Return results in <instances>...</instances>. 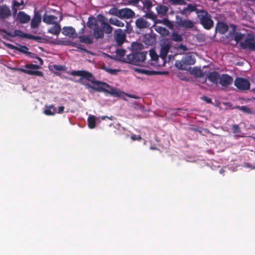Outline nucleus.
Here are the masks:
<instances>
[{
	"mask_svg": "<svg viewBox=\"0 0 255 255\" xmlns=\"http://www.w3.org/2000/svg\"><path fill=\"white\" fill-rule=\"evenodd\" d=\"M57 17L52 15H47L44 14L43 17V21L48 24H52L56 23L55 22Z\"/></svg>",
	"mask_w": 255,
	"mask_h": 255,
	"instance_id": "26",
	"label": "nucleus"
},
{
	"mask_svg": "<svg viewBox=\"0 0 255 255\" xmlns=\"http://www.w3.org/2000/svg\"><path fill=\"white\" fill-rule=\"evenodd\" d=\"M5 45L8 47V48L18 51L20 52L24 53V54H29V52H28V48L25 45H19V47L15 46L10 43H4Z\"/></svg>",
	"mask_w": 255,
	"mask_h": 255,
	"instance_id": "19",
	"label": "nucleus"
},
{
	"mask_svg": "<svg viewBox=\"0 0 255 255\" xmlns=\"http://www.w3.org/2000/svg\"><path fill=\"white\" fill-rule=\"evenodd\" d=\"M145 17L152 20H154L156 18V15L152 11L146 13L145 14Z\"/></svg>",
	"mask_w": 255,
	"mask_h": 255,
	"instance_id": "51",
	"label": "nucleus"
},
{
	"mask_svg": "<svg viewBox=\"0 0 255 255\" xmlns=\"http://www.w3.org/2000/svg\"><path fill=\"white\" fill-rule=\"evenodd\" d=\"M156 9L158 14L164 15L168 11V7L164 5H159L156 6Z\"/></svg>",
	"mask_w": 255,
	"mask_h": 255,
	"instance_id": "31",
	"label": "nucleus"
},
{
	"mask_svg": "<svg viewBox=\"0 0 255 255\" xmlns=\"http://www.w3.org/2000/svg\"><path fill=\"white\" fill-rule=\"evenodd\" d=\"M88 125L90 128H93L96 126V117L94 116L90 115L88 118Z\"/></svg>",
	"mask_w": 255,
	"mask_h": 255,
	"instance_id": "36",
	"label": "nucleus"
},
{
	"mask_svg": "<svg viewBox=\"0 0 255 255\" xmlns=\"http://www.w3.org/2000/svg\"><path fill=\"white\" fill-rule=\"evenodd\" d=\"M187 9L188 10V11L189 13L191 12H195L196 14H197V16L199 15V14L201 12V9H198L197 8V4H192L191 3H189L187 6Z\"/></svg>",
	"mask_w": 255,
	"mask_h": 255,
	"instance_id": "33",
	"label": "nucleus"
},
{
	"mask_svg": "<svg viewBox=\"0 0 255 255\" xmlns=\"http://www.w3.org/2000/svg\"><path fill=\"white\" fill-rule=\"evenodd\" d=\"M12 10H13V13H16L17 11V9L18 8L15 7V6H13L12 5Z\"/></svg>",
	"mask_w": 255,
	"mask_h": 255,
	"instance_id": "63",
	"label": "nucleus"
},
{
	"mask_svg": "<svg viewBox=\"0 0 255 255\" xmlns=\"http://www.w3.org/2000/svg\"><path fill=\"white\" fill-rule=\"evenodd\" d=\"M147 53L146 52H133L127 55L125 61L126 63L137 65L140 62H143L146 59Z\"/></svg>",
	"mask_w": 255,
	"mask_h": 255,
	"instance_id": "2",
	"label": "nucleus"
},
{
	"mask_svg": "<svg viewBox=\"0 0 255 255\" xmlns=\"http://www.w3.org/2000/svg\"><path fill=\"white\" fill-rule=\"evenodd\" d=\"M78 38L80 42L87 44H91L93 42V38L92 36L80 35Z\"/></svg>",
	"mask_w": 255,
	"mask_h": 255,
	"instance_id": "28",
	"label": "nucleus"
},
{
	"mask_svg": "<svg viewBox=\"0 0 255 255\" xmlns=\"http://www.w3.org/2000/svg\"><path fill=\"white\" fill-rule=\"evenodd\" d=\"M133 52H138L143 49V46L142 44L139 42H133L131 44Z\"/></svg>",
	"mask_w": 255,
	"mask_h": 255,
	"instance_id": "38",
	"label": "nucleus"
},
{
	"mask_svg": "<svg viewBox=\"0 0 255 255\" xmlns=\"http://www.w3.org/2000/svg\"><path fill=\"white\" fill-rule=\"evenodd\" d=\"M26 69L22 68H15L14 69L17 71L22 72L25 74L37 76H43V73L40 71H35L34 69H38L39 66L35 64H26L24 66Z\"/></svg>",
	"mask_w": 255,
	"mask_h": 255,
	"instance_id": "6",
	"label": "nucleus"
},
{
	"mask_svg": "<svg viewBox=\"0 0 255 255\" xmlns=\"http://www.w3.org/2000/svg\"><path fill=\"white\" fill-rule=\"evenodd\" d=\"M201 99L203 100L204 101L206 102L208 104H212V100L211 99L208 98L207 96H204L201 97Z\"/></svg>",
	"mask_w": 255,
	"mask_h": 255,
	"instance_id": "53",
	"label": "nucleus"
},
{
	"mask_svg": "<svg viewBox=\"0 0 255 255\" xmlns=\"http://www.w3.org/2000/svg\"><path fill=\"white\" fill-rule=\"evenodd\" d=\"M234 84L240 90H247L250 88V82L243 78H237L234 81Z\"/></svg>",
	"mask_w": 255,
	"mask_h": 255,
	"instance_id": "8",
	"label": "nucleus"
},
{
	"mask_svg": "<svg viewBox=\"0 0 255 255\" xmlns=\"http://www.w3.org/2000/svg\"><path fill=\"white\" fill-rule=\"evenodd\" d=\"M38 60H39V61L40 62V64L42 65L43 64V63L42 59L41 58H39V57H38Z\"/></svg>",
	"mask_w": 255,
	"mask_h": 255,
	"instance_id": "64",
	"label": "nucleus"
},
{
	"mask_svg": "<svg viewBox=\"0 0 255 255\" xmlns=\"http://www.w3.org/2000/svg\"><path fill=\"white\" fill-rule=\"evenodd\" d=\"M220 75L216 71L210 72L207 76L208 79L214 84H217L219 81Z\"/></svg>",
	"mask_w": 255,
	"mask_h": 255,
	"instance_id": "22",
	"label": "nucleus"
},
{
	"mask_svg": "<svg viewBox=\"0 0 255 255\" xmlns=\"http://www.w3.org/2000/svg\"><path fill=\"white\" fill-rule=\"evenodd\" d=\"M191 74L197 78H202L205 75L201 69L197 67L192 68L191 71Z\"/></svg>",
	"mask_w": 255,
	"mask_h": 255,
	"instance_id": "27",
	"label": "nucleus"
},
{
	"mask_svg": "<svg viewBox=\"0 0 255 255\" xmlns=\"http://www.w3.org/2000/svg\"><path fill=\"white\" fill-rule=\"evenodd\" d=\"M200 24L207 29H211L214 26V21L211 18V15L206 10L201 9V12L198 15Z\"/></svg>",
	"mask_w": 255,
	"mask_h": 255,
	"instance_id": "4",
	"label": "nucleus"
},
{
	"mask_svg": "<svg viewBox=\"0 0 255 255\" xmlns=\"http://www.w3.org/2000/svg\"><path fill=\"white\" fill-rule=\"evenodd\" d=\"M149 55L151 57V59L153 61H156L158 59L159 55H158L155 50L153 49L150 50Z\"/></svg>",
	"mask_w": 255,
	"mask_h": 255,
	"instance_id": "42",
	"label": "nucleus"
},
{
	"mask_svg": "<svg viewBox=\"0 0 255 255\" xmlns=\"http://www.w3.org/2000/svg\"><path fill=\"white\" fill-rule=\"evenodd\" d=\"M16 19L20 23H27L30 20V16L24 11H20L17 14Z\"/></svg>",
	"mask_w": 255,
	"mask_h": 255,
	"instance_id": "18",
	"label": "nucleus"
},
{
	"mask_svg": "<svg viewBox=\"0 0 255 255\" xmlns=\"http://www.w3.org/2000/svg\"><path fill=\"white\" fill-rule=\"evenodd\" d=\"M135 71L140 74H144L147 75H157L160 73L159 72L155 71L154 70H148L143 69H136Z\"/></svg>",
	"mask_w": 255,
	"mask_h": 255,
	"instance_id": "32",
	"label": "nucleus"
},
{
	"mask_svg": "<svg viewBox=\"0 0 255 255\" xmlns=\"http://www.w3.org/2000/svg\"><path fill=\"white\" fill-rule=\"evenodd\" d=\"M171 37L172 40L175 42H181L183 40L182 35L176 32H173L171 33Z\"/></svg>",
	"mask_w": 255,
	"mask_h": 255,
	"instance_id": "40",
	"label": "nucleus"
},
{
	"mask_svg": "<svg viewBox=\"0 0 255 255\" xmlns=\"http://www.w3.org/2000/svg\"><path fill=\"white\" fill-rule=\"evenodd\" d=\"M120 9H118L116 7H113L111 8L109 11V13L112 15L117 16L118 17H119L120 16Z\"/></svg>",
	"mask_w": 255,
	"mask_h": 255,
	"instance_id": "44",
	"label": "nucleus"
},
{
	"mask_svg": "<svg viewBox=\"0 0 255 255\" xmlns=\"http://www.w3.org/2000/svg\"><path fill=\"white\" fill-rule=\"evenodd\" d=\"M154 29L157 32L162 36H167L170 34V32L168 29L161 26L155 25Z\"/></svg>",
	"mask_w": 255,
	"mask_h": 255,
	"instance_id": "29",
	"label": "nucleus"
},
{
	"mask_svg": "<svg viewBox=\"0 0 255 255\" xmlns=\"http://www.w3.org/2000/svg\"><path fill=\"white\" fill-rule=\"evenodd\" d=\"M233 82V78L227 74H223L220 76L219 84L223 87H227Z\"/></svg>",
	"mask_w": 255,
	"mask_h": 255,
	"instance_id": "12",
	"label": "nucleus"
},
{
	"mask_svg": "<svg viewBox=\"0 0 255 255\" xmlns=\"http://www.w3.org/2000/svg\"><path fill=\"white\" fill-rule=\"evenodd\" d=\"M128 97H130V98H133V99H138V96H136V95H130V94H128Z\"/></svg>",
	"mask_w": 255,
	"mask_h": 255,
	"instance_id": "60",
	"label": "nucleus"
},
{
	"mask_svg": "<svg viewBox=\"0 0 255 255\" xmlns=\"http://www.w3.org/2000/svg\"><path fill=\"white\" fill-rule=\"evenodd\" d=\"M180 13L182 15H187L189 13L187 7L184 8L181 11Z\"/></svg>",
	"mask_w": 255,
	"mask_h": 255,
	"instance_id": "56",
	"label": "nucleus"
},
{
	"mask_svg": "<svg viewBox=\"0 0 255 255\" xmlns=\"http://www.w3.org/2000/svg\"><path fill=\"white\" fill-rule=\"evenodd\" d=\"M126 23H127V24H126V31L127 33H130L132 30V26L128 22H127V21H126Z\"/></svg>",
	"mask_w": 255,
	"mask_h": 255,
	"instance_id": "52",
	"label": "nucleus"
},
{
	"mask_svg": "<svg viewBox=\"0 0 255 255\" xmlns=\"http://www.w3.org/2000/svg\"><path fill=\"white\" fill-rule=\"evenodd\" d=\"M93 29V36L96 39H102L104 37V33H106V30L103 27H101L99 24L94 27Z\"/></svg>",
	"mask_w": 255,
	"mask_h": 255,
	"instance_id": "14",
	"label": "nucleus"
},
{
	"mask_svg": "<svg viewBox=\"0 0 255 255\" xmlns=\"http://www.w3.org/2000/svg\"><path fill=\"white\" fill-rule=\"evenodd\" d=\"M109 22L111 24L116 25L118 27H123L125 25L124 22L117 18H111L109 19Z\"/></svg>",
	"mask_w": 255,
	"mask_h": 255,
	"instance_id": "37",
	"label": "nucleus"
},
{
	"mask_svg": "<svg viewBox=\"0 0 255 255\" xmlns=\"http://www.w3.org/2000/svg\"><path fill=\"white\" fill-rule=\"evenodd\" d=\"M56 113L55 108L51 105L48 107V108L44 111V114L48 116H53Z\"/></svg>",
	"mask_w": 255,
	"mask_h": 255,
	"instance_id": "39",
	"label": "nucleus"
},
{
	"mask_svg": "<svg viewBox=\"0 0 255 255\" xmlns=\"http://www.w3.org/2000/svg\"><path fill=\"white\" fill-rule=\"evenodd\" d=\"M130 138L132 140H140L141 139V136L140 135H135V134H132L131 137H130Z\"/></svg>",
	"mask_w": 255,
	"mask_h": 255,
	"instance_id": "54",
	"label": "nucleus"
},
{
	"mask_svg": "<svg viewBox=\"0 0 255 255\" xmlns=\"http://www.w3.org/2000/svg\"><path fill=\"white\" fill-rule=\"evenodd\" d=\"M245 36L244 34H242L241 32H236L235 35L234 40L237 42H239L240 41L242 40Z\"/></svg>",
	"mask_w": 255,
	"mask_h": 255,
	"instance_id": "46",
	"label": "nucleus"
},
{
	"mask_svg": "<svg viewBox=\"0 0 255 255\" xmlns=\"http://www.w3.org/2000/svg\"><path fill=\"white\" fill-rule=\"evenodd\" d=\"M62 33L70 38H76L77 34L75 29L72 27H64L62 30Z\"/></svg>",
	"mask_w": 255,
	"mask_h": 255,
	"instance_id": "20",
	"label": "nucleus"
},
{
	"mask_svg": "<svg viewBox=\"0 0 255 255\" xmlns=\"http://www.w3.org/2000/svg\"><path fill=\"white\" fill-rule=\"evenodd\" d=\"M232 131L233 133L241 132V129L238 125H233L232 126Z\"/></svg>",
	"mask_w": 255,
	"mask_h": 255,
	"instance_id": "48",
	"label": "nucleus"
},
{
	"mask_svg": "<svg viewBox=\"0 0 255 255\" xmlns=\"http://www.w3.org/2000/svg\"><path fill=\"white\" fill-rule=\"evenodd\" d=\"M157 23H162L163 24L167 26L170 29H172L173 27V24L167 18H164L162 20H158L156 22Z\"/></svg>",
	"mask_w": 255,
	"mask_h": 255,
	"instance_id": "41",
	"label": "nucleus"
},
{
	"mask_svg": "<svg viewBox=\"0 0 255 255\" xmlns=\"http://www.w3.org/2000/svg\"><path fill=\"white\" fill-rule=\"evenodd\" d=\"M61 30V27L59 24L55 23L54 24V26L50 27L48 31L49 33L53 35H58L59 34Z\"/></svg>",
	"mask_w": 255,
	"mask_h": 255,
	"instance_id": "30",
	"label": "nucleus"
},
{
	"mask_svg": "<svg viewBox=\"0 0 255 255\" xmlns=\"http://www.w3.org/2000/svg\"><path fill=\"white\" fill-rule=\"evenodd\" d=\"M241 47L244 49L255 50V37L252 34H248L245 40L240 43Z\"/></svg>",
	"mask_w": 255,
	"mask_h": 255,
	"instance_id": "7",
	"label": "nucleus"
},
{
	"mask_svg": "<svg viewBox=\"0 0 255 255\" xmlns=\"http://www.w3.org/2000/svg\"><path fill=\"white\" fill-rule=\"evenodd\" d=\"M172 46L171 41L168 38H163L160 42V52L159 57L163 60H165L167 57V54Z\"/></svg>",
	"mask_w": 255,
	"mask_h": 255,
	"instance_id": "5",
	"label": "nucleus"
},
{
	"mask_svg": "<svg viewBox=\"0 0 255 255\" xmlns=\"http://www.w3.org/2000/svg\"><path fill=\"white\" fill-rule=\"evenodd\" d=\"M237 108L246 114L250 115L255 114V112L252 109L245 106H238Z\"/></svg>",
	"mask_w": 255,
	"mask_h": 255,
	"instance_id": "35",
	"label": "nucleus"
},
{
	"mask_svg": "<svg viewBox=\"0 0 255 255\" xmlns=\"http://www.w3.org/2000/svg\"><path fill=\"white\" fill-rule=\"evenodd\" d=\"M146 6H147V7L148 8H150V7L152 6V3H151V2H150V1H147V2H146Z\"/></svg>",
	"mask_w": 255,
	"mask_h": 255,
	"instance_id": "62",
	"label": "nucleus"
},
{
	"mask_svg": "<svg viewBox=\"0 0 255 255\" xmlns=\"http://www.w3.org/2000/svg\"><path fill=\"white\" fill-rule=\"evenodd\" d=\"M230 27L232 28V30L229 33L230 35L231 36L233 34H235V32L236 30V26L234 24H231Z\"/></svg>",
	"mask_w": 255,
	"mask_h": 255,
	"instance_id": "55",
	"label": "nucleus"
},
{
	"mask_svg": "<svg viewBox=\"0 0 255 255\" xmlns=\"http://www.w3.org/2000/svg\"><path fill=\"white\" fill-rule=\"evenodd\" d=\"M70 45L72 46H74V47H75L77 48L78 46H80V44H78L76 42H70Z\"/></svg>",
	"mask_w": 255,
	"mask_h": 255,
	"instance_id": "61",
	"label": "nucleus"
},
{
	"mask_svg": "<svg viewBox=\"0 0 255 255\" xmlns=\"http://www.w3.org/2000/svg\"><path fill=\"white\" fill-rule=\"evenodd\" d=\"M98 20L101 22V27H103L106 30V34H111L113 28L107 22H106V17L102 14H99L97 16Z\"/></svg>",
	"mask_w": 255,
	"mask_h": 255,
	"instance_id": "10",
	"label": "nucleus"
},
{
	"mask_svg": "<svg viewBox=\"0 0 255 255\" xmlns=\"http://www.w3.org/2000/svg\"><path fill=\"white\" fill-rule=\"evenodd\" d=\"M64 109H65V108L63 106L59 107L58 113V114L62 113L64 112Z\"/></svg>",
	"mask_w": 255,
	"mask_h": 255,
	"instance_id": "57",
	"label": "nucleus"
},
{
	"mask_svg": "<svg viewBox=\"0 0 255 255\" xmlns=\"http://www.w3.org/2000/svg\"><path fill=\"white\" fill-rule=\"evenodd\" d=\"M126 50L124 49H118L116 51L117 55L120 57H123L125 55Z\"/></svg>",
	"mask_w": 255,
	"mask_h": 255,
	"instance_id": "50",
	"label": "nucleus"
},
{
	"mask_svg": "<svg viewBox=\"0 0 255 255\" xmlns=\"http://www.w3.org/2000/svg\"><path fill=\"white\" fill-rule=\"evenodd\" d=\"M135 25L137 28L139 29H143L148 28L150 24L143 18H139L136 19L135 21Z\"/></svg>",
	"mask_w": 255,
	"mask_h": 255,
	"instance_id": "23",
	"label": "nucleus"
},
{
	"mask_svg": "<svg viewBox=\"0 0 255 255\" xmlns=\"http://www.w3.org/2000/svg\"><path fill=\"white\" fill-rule=\"evenodd\" d=\"M11 15V11L9 6L6 4L0 5V20H3L9 18Z\"/></svg>",
	"mask_w": 255,
	"mask_h": 255,
	"instance_id": "11",
	"label": "nucleus"
},
{
	"mask_svg": "<svg viewBox=\"0 0 255 255\" xmlns=\"http://www.w3.org/2000/svg\"><path fill=\"white\" fill-rule=\"evenodd\" d=\"M119 18H131L134 16V12L128 8H124L120 9Z\"/></svg>",
	"mask_w": 255,
	"mask_h": 255,
	"instance_id": "15",
	"label": "nucleus"
},
{
	"mask_svg": "<svg viewBox=\"0 0 255 255\" xmlns=\"http://www.w3.org/2000/svg\"><path fill=\"white\" fill-rule=\"evenodd\" d=\"M216 29L221 34L226 33L229 29V26L227 24L223 21H218L216 26Z\"/></svg>",
	"mask_w": 255,
	"mask_h": 255,
	"instance_id": "21",
	"label": "nucleus"
},
{
	"mask_svg": "<svg viewBox=\"0 0 255 255\" xmlns=\"http://www.w3.org/2000/svg\"><path fill=\"white\" fill-rule=\"evenodd\" d=\"M195 22L190 19H181L178 22V25L185 28H193L195 26Z\"/></svg>",
	"mask_w": 255,
	"mask_h": 255,
	"instance_id": "17",
	"label": "nucleus"
},
{
	"mask_svg": "<svg viewBox=\"0 0 255 255\" xmlns=\"http://www.w3.org/2000/svg\"><path fill=\"white\" fill-rule=\"evenodd\" d=\"M2 31L6 33L7 35L12 37L18 36L20 38L28 39V33H24L20 30L15 29L13 31V33L7 31L4 29Z\"/></svg>",
	"mask_w": 255,
	"mask_h": 255,
	"instance_id": "16",
	"label": "nucleus"
},
{
	"mask_svg": "<svg viewBox=\"0 0 255 255\" xmlns=\"http://www.w3.org/2000/svg\"><path fill=\"white\" fill-rule=\"evenodd\" d=\"M77 48L83 51L86 52L87 53H89V51L85 48L83 47V46L81 44H80V46H78Z\"/></svg>",
	"mask_w": 255,
	"mask_h": 255,
	"instance_id": "58",
	"label": "nucleus"
},
{
	"mask_svg": "<svg viewBox=\"0 0 255 255\" xmlns=\"http://www.w3.org/2000/svg\"><path fill=\"white\" fill-rule=\"evenodd\" d=\"M28 39H32V40H34L36 41H40L42 39V37L40 36H36V35H32L30 34H28Z\"/></svg>",
	"mask_w": 255,
	"mask_h": 255,
	"instance_id": "49",
	"label": "nucleus"
},
{
	"mask_svg": "<svg viewBox=\"0 0 255 255\" xmlns=\"http://www.w3.org/2000/svg\"><path fill=\"white\" fill-rule=\"evenodd\" d=\"M87 25L89 28L93 29L94 27L98 25V24L95 18L91 16L88 18V21L87 23Z\"/></svg>",
	"mask_w": 255,
	"mask_h": 255,
	"instance_id": "34",
	"label": "nucleus"
},
{
	"mask_svg": "<svg viewBox=\"0 0 255 255\" xmlns=\"http://www.w3.org/2000/svg\"><path fill=\"white\" fill-rule=\"evenodd\" d=\"M41 22V14L38 11H35L30 22L31 28L32 29L37 28L39 26Z\"/></svg>",
	"mask_w": 255,
	"mask_h": 255,
	"instance_id": "13",
	"label": "nucleus"
},
{
	"mask_svg": "<svg viewBox=\"0 0 255 255\" xmlns=\"http://www.w3.org/2000/svg\"><path fill=\"white\" fill-rule=\"evenodd\" d=\"M103 69L106 72H108L109 73L112 75H116L117 74L118 72L120 71L118 69H112L107 67H104Z\"/></svg>",
	"mask_w": 255,
	"mask_h": 255,
	"instance_id": "45",
	"label": "nucleus"
},
{
	"mask_svg": "<svg viewBox=\"0 0 255 255\" xmlns=\"http://www.w3.org/2000/svg\"><path fill=\"white\" fill-rule=\"evenodd\" d=\"M70 74L74 76H80L81 77L80 80H81L82 79H85L93 84L96 85V86H93L89 83L81 82L87 88H91L96 92H104L106 94H109L113 96L117 97L121 96V93L119 90L111 87L106 82L96 80L93 75L87 71L73 70L71 72Z\"/></svg>",
	"mask_w": 255,
	"mask_h": 255,
	"instance_id": "1",
	"label": "nucleus"
},
{
	"mask_svg": "<svg viewBox=\"0 0 255 255\" xmlns=\"http://www.w3.org/2000/svg\"><path fill=\"white\" fill-rule=\"evenodd\" d=\"M143 41L146 45H152L156 42V36L155 34H146Z\"/></svg>",
	"mask_w": 255,
	"mask_h": 255,
	"instance_id": "25",
	"label": "nucleus"
},
{
	"mask_svg": "<svg viewBox=\"0 0 255 255\" xmlns=\"http://www.w3.org/2000/svg\"><path fill=\"white\" fill-rule=\"evenodd\" d=\"M114 39L118 46H121L126 41V34L121 29H116L114 32Z\"/></svg>",
	"mask_w": 255,
	"mask_h": 255,
	"instance_id": "9",
	"label": "nucleus"
},
{
	"mask_svg": "<svg viewBox=\"0 0 255 255\" xmlns=\"http://www.w3.org/2000/svg\"><path fill=\"white\" fill-rule=\"evenodd\" d=\"M196 61L194 55L191 53H188L182 58L181 60H177L175 62V66L178 69L186 70L187 65H194Z\"/></svg>",
	"mask_w": 255,
	"mask_h": 255,
	"instance_id": "3",
	"label": "nucleus"
},
{
	"mask_svg": "<svg viewBox=\"0 0 255 255\" xmlns=\"http://www.w3.org/2000/svg\"><path fill=\"white\" fill-rule=\"evenodd\" d=\"M24 4L23 0H20V1L18 0H14L12 1V6H15L18 8H19L20 6L23 5Z\"/></svg>",
	"mask_w": 255,
	"mask_h": 255,
	"instance_id": "47",
	"label": "nucleus"
},
{
	"mask_svg": "<svg viewBox=\"0 0 255 255\" xmlns=\"http://www.w3.org/2000/svg\"><path fill=\"white\" fill-rule=\"evenodd\" d=\"M174 49L175 50V52L173 56H176L178 54L182 55L185 52L188 50V47L183 44H180L177 46L174 47Z\"/></svg>",
	"mask_w": 255,
	"mask_h": 255,
	"instance_id": "24",
	"label": "nucleus"
},
{
	"mask_svg": "<svg viewBox=\"0 0 255 255\" xmlns=\"http://www.w3.org/2000/svg\"><path fill=\"white\" fill-rule=\"evenodd\" d=\"M169 2L173 5H185L186 4L185 0H168Z\"/></svg>",
	"mask_w": 255,
	"mask_h": 255,
	"instance_id": "43",
	"label": "nucleus"
},
{
	"mask_svg": "<svg viewBox=\"0 0 255 255\" xmlns=\"http://www.w3.org/2000/svg\"><path fill=\"white\" fill-rule=\"evenodd\" d=\"M54 68L57 70H62L63 67L61 65H54Z\"/></svg>",
	"mask_w": 255,
	"mask_h": 255,
	"instance_id": "59",
	"label": "nucleus"
}]
</instances>
